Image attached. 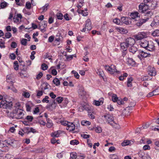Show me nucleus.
I'll return each instance as SVG.
<instances>
[{
    "label": "nucleus",
    "mask_w": 159,
    "mask_h": 159,
    "mask_svg": "<svg viewBox=\"0 0 159 159\" xmlns=\"http://www.w3.org/2000/svg\"><path fill=\"white\" fill-rule=\"evenodd\" d=\"M129 143L130 142L129 141H124L122 143V146H125L129 145Z\"/></svg>",
    "instance_id": "nucleus-56"
},
{
    "label": "nucleus",
    "mask_w": 159,
    "mask_h": 159,
    "mask_svg": "<svg viewBox=\"0 0 159 159\" xmlns=\"http://www.w3.org/2000/svg\"><path fill=\"white\" fill-rule=\"evenodd\" d=\"M5 42L2 41H0V48H5Z\"/></svg>",
    "instance_id": "nucleus-60"
},
{
    "label": "nucleus",
    "mask_w": 159,
    "mask_h": 159,
    "mask_svg": "<svg viewBox=\"0 0 159 159\" xmlns=\"http://www.w3.org/2000/svg\"><path fill=\"white\" fill-rule=\"evenodd\" d=\"M79 111H83L84 110L89 111H91V107L88 104L86 103L81 105L80 107L79 108Z\"/></svg>",
    "instance_id": "nucleus-7"
},
{
    "label": "nucleus",
    "mask_w": 159,
    "mask_h": 159,
    "mask_svg": "<svg viewBox=\"0 0 159 159\" xmlns=\"http://www.w3.org/2000/svg\"><path fill=\"white\" fill-rule=\"evenodd\" d=\"M116 29L118 31L122 34H125L128 32V30L122 27H116Z\"/></svg>",
    "instance_id": "nucleus-18"
},
{
    "label": "nucleus",
    "mask_w": 159,
    "mask_h": 159,
    "mask_svg": "<svg viewBox=\"0 0 159 159\" xmlns=\"http://www.w3.org/2000/svg\"><path fill=\"white\" fill-rule=\"evenodd\" d=\"M139 55L138 56V57L139 58L141 59V57H150V54L148 53H147L146 52H145L143 51H140L139 52Z\"/></svg>",
    "instance_id": "nucleus-13"
},
{
    "label": "nucleus",
    "mask_w": 159,
    "mask_h": 159,
    "mask_svg": "<svg viewBox=\"0 0 159 159\" xmlns=\"http://www.w3.org/2000/svg\"><path fill=\"white\" fill-rule=\"evenodd\" d=\"M75 125L74 124H71V125L68 128H66V129L69 130L70 131H73L75 130Z\"/></svg>",
    "instance_id": "nucleus-30"
},
{
    "label": "nucleus",
    "mask_w": 159,
    "mask_h": 159,
    "mask_svg": "<svg viewBox=\"0 0 159 159\" xmlns=\"http://www.w3.org/2000/svg\"><path fill=\"white\" fill-rule=\"evenodd\" d=\"M104 101V98H100L98 100H94L93 104L96 106H99L103 104Z\"/></svg>",
    "instance_id": "nucleus-14"
},
{
    "label": "nucleus",
    "mask_w": 159,
    "mask_h": 159,
    "mask_svg": "<svg viewBox=\"0 0 159 159\" xmlns=\"http://www.w3.org/2000/svg\"><path fill=\"white\" fill-rule=\"evenodd\" d=\"M70 155L71 159H75L77 157V156L75 153H71Z\"/></svg>",
    "instance_id": "nucleus-46"
},
{
    "label": "nucleus",
    "mask_w": 159,
    "mask_h": 159,
    "mask_svg": "<svg viewBox=\"0 0 159 159\" xmlns=\"http://www.w3.org/2000/svg\"><path fill=\"white\" fill-rule=\"evenodd\" d=\"M110 159H117L118 158L116 154H111L110 155Z\"/></svg>",
    "instance_id": "nucleus-45"
},
{
    "label": "nucleus",
    "mask_w": 159,
    "mask_h": 159,
    "mask_svg": "<svg viewBox=\"0 0 159 159\" xmlns=\"http://www.w3.org/2000/svg\"><path fill=\"white\" fill-rule=\"evenodd\" d=\"M142 159H151V158L149 155L146 154L144 157H142Z\"/></svg>",
    "instance_id": "nucleus-61"
},
{
    "label": "nucleus",
    "mask_w": 159,
    "mask_h": 159,
    "mask_svg": "<svg viewBox=\"0 0 159 159\" xmlns=\"http://www.w3.org/2000/svg\"><path fill=\"white\" fill-rule=\"evenodd\" d=\"M128 63L130 65H133L135 64V62L131 58H128L127 60Z\"/></svg>",
    "instance_id": "nucleus-29"
},
{
    "label": "nucleus",
    "mask_w": 159,
    "mask_h": 159,
    "mask_svg": "<svg viewBox=\"0 0 159 159\" xmlns=\"http://www.w3.org/2000/svg\"><path fill=\"white\" fill-rule=\"evenodd\" d=\"M153 92H154L155 95L159 94V87L154 90Z\"/></svg>",
    "instance_id": "nucleus-55"
},
{
    "label": "nucleus",
    "mask_w": 159,
    "mask_h": 159,
    "mask_svg": "<svg viewBox=\"0 0 159 159\" xmlns=\"http://www.w3.org/2000/svg\"><path fill=\"white\" fill-rule=\"evenodd\" d=\"M149 6L145 3H141L139 6V11L140 12L145 14V16L148 17H150L153 15V13L149 11Z\"/></svg>",
    "instance_id": "nucleus-1"
},
{
    "label": "nucleus",
    "mask_w": 159,
    "mask_h": 159,
    "mask_svg": "<svg viewBox=\"0 0 159 159\" xmlns=\"http://www.w3.org/2000/svg\"><path fill=\"white\" fill-rule=\"evenodd\" d=\"M43 75V74L41 72H40L37 75L36 77V79H40Z\"/></svg>",
    "instance_id": "nucleus-57"
},
{
    "label": "nucleus",
    "mask_w": 159,
    "mask_h": 159,
    "mask_svg": "<svg viewBox=\"0 0 159 159\" xmlns=\"http://www.w3.org/2000/svg\"><path fill=\"white\" fill-rule=\"evenodd\" d=\"M120 45L121 49L123 51H125L127 50V48L129 47L128 45L126 44L125 42L121 43Z\"/></svg>",
    "instance_id": "nucleus-23"
},
{
    "label": "nucleus",
    "mask_w": 159,
    "mask_h": 159,
    "mask_svg": "<svg viewBox=\"0 0 159 159\" xmlns=\"http://www.w3.org/2000/svg\"><path fill=\"white\" fill-rule=\"evenodd\" d=\"M49 6V5L48 3H46L41 8L43 12H46L48 9Z\"/></svg>",
    "instance_id": "nucleus-26"
},
{
    "label": "nucleus",
    "mask_w": 159,
    "mask_h": 159,
    "mask_svg": "<svg viewBox=\"0 0 159 159\" xmlns=\"http://www.w3.org/2000/svg\"><path fill=\"white\" fill-rule=\"evenodd\" d=\"M63 97H59L56 98V100L58 103H60L62 102V101L63 100Z\"/></svg>",
    "instance_id": "nucleus-37"
},
{
    "label": "nucleus",
    "mask_w": 159,
    "mask_h": 159,
    "mask_svg": "<svg viewBox=\"0 0 159 159\" xmlns=\"http://www.w3.org/2000/svg\"><path fill=\"white\" fill-rule=\"evenodd\" d=\"M81 136L84 139H87L90 137V135L85 134H82Z\"/></svg>",
    "instance_id": "nucleus-58"
},
{
    "label": "nucleus",
    "mask_w": 159,
    "mask_h": 159,
    "mask_svg": "<svg viewBox=\"0 0 159 159\" xmlns=\"http://www.w3.org/2000/svg\"><path fill=\"white\" fill-rule=\"evenodd\" d=\"M25 6L27 9H30L31 7V4L30 2H26Z\"/></svg>",
    "instance_id": "nucleus-53"
},
{
    "label": "nucleus",
    "mask_w": 159,
    "mask_h": 159,
    "mask_svg": "<svg viewBox=\"0 0 159 159\" xmlns=\"http://www.w3.org/2000/svg\"><path fill=\"white\" fill-rule=\"evenodd\" d=\"M22 18V16L20 14H18L15 15L13 18L14 21L15 23L18 22Z\"/></svg>",
    "instance_id": "nucleus-16"
},
{
    "label": "nucleus",
    "mask_w": 159,
    "mask_h": 159,
    "mask_svg": "<svg viewBox=\"0 0 159 159\" xmlns=\"http://www.w3.org/2000/svg\"><path fill=\"white\" fill-rule=\"evenodd\" d=\"M152 35L154 37L159 36V30H156L152 33Z\"/></svg>",
    "instance_id": "nucleus-28"
},
{
    "label": "nucleus",
    "mask_w": 159,
    "mask_h": 159,
    "mask_svg": "<svg viewBox=\"0 0 159 159\" xmlns=\"http://www.w3.org/2000/svg\"><path fill=\"white\" fill-rule=\"evenodd\" d=\"M95 132L98 133H100L102 131L101 128L100 126H97L95 128H94Z\"/></svg>",
    "instance_id": "nucleus-34"
},
{
    "label": "nucleus",
    "mask_w": 159,
    "mask_h": 159,
    "mask_svg": "<svg viewBox=\"0 0 159 159\" xmlns=\"http://www.w3.org/2000/svg\"><path fill=\"white\" fill-rule=\"evenodd\" d=\"M117 103L119 105H121V104H123L125 103V102L123 100H118L117 101Z\"/></svg>",
    "instance_id": "nucleus-63"
},
{
    "label": "nucleus",
    "mask_w": 159,
    "mask_h": 159,
    "mask_svg": "<svg viewBox=\"0 0 159 159\" xmlns=\"http://www.w3.org/2000/svg\"><path fill=\"white\" fill-rule=\"evenodd\" d=\"M92 28L90 20L89 19H88L86 21L85 27L81 30V31L85 32L86 31V29L87 31H89L91 30Z\"/></svg>",
    "instance_id": "nucleus-6"
},
{
    "label": "nucleus",
    "mask_w": 159,
    "mask_h": 159,
    "mask_svg": "<svg viewBox=\"0 0 159 159\" xmlns=\"http://www.w3.org/2000/svg\"><path fill=\"white\" fill-rule=\"evenodd\" d=\"M52 82L57 86H58L60 85V80L57 78H56L54 79Z\"/></svg>",
    "instance_id": "nucleus-25"
},
{
    "label": "nucleus",
    "mask_w": 159,
    "mask_h": 159,
    "mask_svg": "<svg viewBox=\"0 0 159 159\" xmlns=\"http://www.w3.org/2000/svg\"><path fill=\"white\" fill-rule=\"evenodd\" d=\"M154 20L158 23V25H159V16H156L154 19Z\"/></svg>",
    "instance_id": "nucleus-62"
},
{
    "label": "nucleus",
    "mask_w": 159,
    "mask_h": 159,
    "mask_svg": "<svg viewBox=\"0 0 159 159\" xmlns=\"http://www.w3.org/2000/svg\"><path fill=\"white\" fill-rule=\"evenodd\" d=\"M49 97L47 96H45V98H44L42 100V102L43 103L46 102V103H48L49 102V101L48 99L49 98Z\"/></svg>",
    "instance_id": "nucleus-38"
},
{
    "label": "nucleus",
    "mask_w": 159,
    "mask_h": 159,
    "mask_svg": "<svg viewBox=\"0 0 159 159\" xmlns=\"http://www.w3.org/2000/svg\"><path fill=\"white\" fill-rule=\"evenodd\" d=\"M13 66L15 70H18L19 65L18 62L17 61H16L14 62Z\"/></svg>",
    "instance_id": "nucleus-32"
},
{
    "label": "nucleus",
    "mask_w": 159,
    "mask_h": 159,
    "mask_svg": "<svg viewBox=\"0 0 159 159\" xmlns=\"http://www.w3.org/2000/svg\"><path fill=\"white\" fill-rule=\"evenodd\" d=\"M127 17H122L121 18V20L123 23L128 25L129 24V21Z\"/></svg>",
    "instance_id": "nucleus-24"
},
{
    "label": "nucleus",
    "mask_w": 159,
    "mask_h": 159,
    "mask_svg": "<svg viewBox=\"0 0 159 159\" xmlns=\"http://www.w3.org/2000/svg\"><path fill=\"white\" fill-rule=\"evenodd\" d=\"M157 23H157V22H156L154 20H153L152 21V23H151V26L153 27H156L158 25Z\"/></svg>",
    "instance_id": "nucleus-44"
},
{
    "label": "nucleus",
    "mask_w": 159,
    "mask_h": 159,
    "mask_svg": "<svg viewBox=\"0 0 159 159\" xmlns=\"http://www.w3.org/2000/svg\"><path fill=\"white\" fill-rule=\"evenodd\" d=\"M61 133V132L60 130L55 131L52 133L51 134V135L53 137H58L59 136Z\"/></svg>",
    "instance_id": "nucleus-22"
},
{
    "label": "nucleus",
    "mask_w": 159,
    "mask_h": 159,
    "mask_svg": "<svg viewBox=\"0 0 159 159\" xmlns=\"http://www.w3.org/2000/svg\"><path fill=\"white\" fill-rule=\"evenodd\" d=\"M15 141L13 139H9L7 140H5L4 141V143H7V145H10L13 146L15 143Z\"/></svg>",
    "instance_id": "nucleus-17"
},
{
    "label": "nucleus",
    "mask_w": 159,
    "mask_h": 159,
    "mask_svg": "<svg viewBox=\"0 0 159 159\" xmlns=\"http://www.w3.org/2000/svg\"><path fill=\"white\" fill-rule=\"evenodd\" d=\"M26 119L29 121L31 122L32 121L33 119V117L32 116H26Z\"/></svg>",
    "instance_id": "nucleus-50"
},
{
    "label": "nucleus",
    "mask_w": 159,
    "mask_h": 159,
    "mask_svg": "<svg viewBox=\"0 0 159 159\" xmlns=\"http://www.w3.org/2000/svg\"><path fill=\"white\" fill-rule=\"evenodd\" d=\"M47 22L46 21L43 20L39 24V29L42 32L46 31V28L47 27Z\"/></svg>",
    "instance_id": "nucleus-10"
},
{
    "label": "nucleus",
    "mask_w": 159,
    "mask_h": 159,
    "mask_svg": "<svg viewBox=\"0 0 159 159\" xmlns=\"http://www.w3.org/2000/svg\"><path fill=\"white\" fill-rule=\"evenodd\" d=\"M91 111L88 112V115L90 118L93 119L94 118V116L92 114Z\"/></svg>",
    "instance_id": "nucleus-52"
},
{
    "label": "nucleus",
    "mask_w": 159,
    "mask_h": 159,
    "mask_svg": "<svg viewBox=\"0 0 159 159\" xmlns=\"http://www.w3.org/2000/svg\"><path fill=\"white\" fill-rule=\"evenodd\" d=\"M129 50L130 52L134 54L138 51V49L137 47L135 45H133L130 47Z\"/></svg>",
    "instance_id": "nucleus-20"
},
{
    "label": "nucleus",
    "mask_w": 159,
    "mask_h": 159,
    "mask_svg": "<svg viewBox=\"0 0 159 159\" xmlns=\"http://www.w3.org/2000/svg\"><path fill=\"white\" fill-rule=\"evenodd\" d=\"M37 93L36 96L38 97V98H39L42 95L43 91L42 90H37L36 91Z\"/></svg>",
    "instance_id": "nucleus-27"
},
{
    "label": "nucleus",
    "mask_w": 159,
    "mask_h": 159,
    "mask_svg": "<svg viewBox=\"0 0 159 159\" xmlns=\"http://www.w3.org/2000/svg\"><path fill=\"white\" fill-rule=\"evenodd\" d=\"M17 44L14 42H13L11 43V47L13 48H15L17 47Z\"/></svg>",
    "instance_id": "nucleus-59"
},
{
    "label": "nucleus",
    "mask_w": 159,
    "mask_h": 159,
    "mask_svg": "<svg viewBox=\"0 0 159 159\" xmlns=\"http://www.w3.org/2000/svg\"><path fill=\"white\" fill-rule=\"evenodd\" d=\"M7 5V3L6 2H2L0 5V7L2 8H4L6 7Z\"/></svg>",
    "instance_id": "nucleus-41"
},
{
    "label": "nucleus",
    "mask_w": 159,
    "mask_h": 159,
    "mask_svg": "<svg viewBox=\"0 0 159 159\" xmlns=\"http://www.w3.org/2000/svg\"><path fill=\"white\" fill-rule=\"evenodd\" d=\"M148 42L146 40H143L141 41L139 44L141 47L147 49L148 46Z\"/></svg>",
    "instance_id": "nucleus-15"
},
{
    "label": "nucleus",
    "mask_w": 159,
    "mask_h": 159,
    "mask_svg": "<svg viewBox=\"0 0 159 159\" xmlns=\"http://www.w3.org/2000/svg\"><path fill=\"white\" fill-rule=\"evenodd\" d=\"M149 17H147L146 19H143L141 20L136 23V25L138 26H141L143 23H145L149 19Z\"/></svg>",
    "instance_id": "nucleus-19"
},
{
    "label": "nucleus",
    "mask_w": 159,
    "mask_h": 159,
    "mask_svg": "<svg viewBox=\"0 0 159 159\" xmlns=\"http://www.w3.org/2000/svg\"><path fill=\"white\" fill-rule=\"evenodd\" d=\"M27 40L25 39H22L21 40V43L24 46H26L27 44Z\"/></svg>",
    "instance_id": "nucleus-33"
},
{
    "label": "nucleus",
    "mask_w": 159,
    "mask_h": 159,
    "mask_svg": "<svg viewBox=\"0 0 159 159\" xmlns=\"http://www.w3.org/2000/svg\"><path fill=\"white\" fill-rule=\"evenodd\" d=\"M48 68V66L47 64L45 63H43L41 65V69L45 70L47 69Z\"/></svg>",
    "instance_id": "nucleus-40"
},
{
    "label": "nucleus",
    "mask_w": 159,
    "mask_h": 159,
    "mask_svg": "<svg viewBox=\"0 0 159 159\" xmlns=\"http://www.w3.org/2000/svg\"><path fill=\"white\" fill-rule=\"evenodd\" d=\"M104 117L106 120L107 122L110 124L113 127L116 128H119L118 125H117L113 120V117L111 115L107 114L104 115Z\"/></svg>",
    "instance_id": "nucleus-3"
},
{
    "label": "nucleus",
    "mask_w": 159,
    "mask_h": 159,
    "mask_svg": "<svg viewBox=\"0 0 159 159\" xmlns=\"http://www.w3.org/2000/svg\"><path fill=\"white\" fill-rule=\"evenodd\" d=\"M5 36L6 38H10L11 36V34L10 32H7L5 33Z\"/></svg>",
    "instance_id": "nucleus-48"
},
{
    "label": "nucleus",
    "mask_w": 159,
    "mask_h": 159,
    "mask_svg": "<svg viewBox=\"0 0 159 159\" xmlns=\"http://www.w3.org/2000/svg\"><path fill=\"white\" fill-rule=\"evenodd\" d=\"M148 73L151 76H155L156 74L155 69L153 67H148Z\"/></svg>",
    "instance_id": "nucleus-11"
},
{
    "label": "nucleus",
    "mask_w": 159,
    "mask_h": 159,
    "mask_svg": "<svg viewBox=\"0 0 159 159\" xmlns=\"http://www.w3.org/2000/svg\"><path fill=\"white\" fill-rule=\"evenodd\" d=\"M143 149L144 150H149L150 149V147L148 145H146L143 146Z\"/></svg>",
    "instance_id": "nucleus-51"
},
{
    "label": "nucleus",
    "mask_w": 159,
    "mask_h": 159,
    "mask_svg": "<svg viewBox=\"0 0 159 159\" xmlns=\"http://www.w3.org/2000/svg\"><path fill=\"white\" fill-rule=\"evenodd\" d=\"M112 99L113 101L114 102H117L118 99L116 95L113 94L112 96Z\"/></svg>",
    "instance_id": "nucleus-42"
},
{
    "label": "nucleus",
    "mask_w": 159,
    "mask_h": 159,
    "mask_svg": "<svg viewBox=\"0 0 159 159\" xmlns=\"http://www.w3.org/2000/svg\"><path fill=\"white\" fill-rule=\"evenodd\" d=\"M12 106L11 102H7L6 100H2L0 103V108L3 109H10Z\"/></svg>",
    "instance_id": "nucleus-5"
},
{
    "label": "nucleus",
    "mask_w": 159,
    "mask_h": 159,
    "mask_svg": "<svg viewBox=\"0 0 159 159\" xmlns=\"http://www.w3.org/2000/svg\"><path fill=\"white\" fill-rule=\"evenodd\" d=\"M155 49V46H154L153 43H150L148 44V46L147 48L146 49L148 50L149 51H152Z\"/></svg>",
    "instance_id": "nucleus-21"
},
{
    "label": "nucleus",
    "mask_w": 159,
    "mask_h": 159,
    "mask_svg": "<svg viewBox=\"0 0 159 159\" xmlns=\"http://www.w3.org/2000/svg\"><path fill=\"white\" fill-rule=\"evenodd\" d=\"M139 13L137 12H134L131 13L130 16L131 19L137 20L139 18Z\"/></svg>",
    "instance_id": "nucleus-12"
},
{
    "label": "nucleus",
    "mask_w": 159,
    "mask_h": 159,
    "mask_svg": "<svg viewBox=\"0 0 159 159\" xmlns=\"http://www.w3.org/2000/svg\"><path fill=\"white\" fill-rule=\"evenodd\" d=\"M13 113H10V114L11 115L10 117L13 118L14 116L15 118L18 119H20L23 118L24 114L22 110L19 108L16 107L13 111Z\"/></svg>",
    "instance_id": "nucleus-2"
},
{
    "label": "nucleus",
    "mask_w": 159,
    "mask_h": 159,
    "mask_svg": "<svg viewBox=\"0 0 159 159\" xmlns=\"http://www.w3.org/2000/svg\"><path fill=\"white\" fill-rule=\"evenodd\" d=\"M22 95L25 97L28 98L30 97V95L29 93L24 92L22 94Z\"/></svg>",
    "instance_id": "nucleus-49"
},
{
    "label": "nucleus",
    "mask_w": 159,
    "mask_h": 159,
    "mask_svg": "<svg viewBox=\"0 0 159 159\" xmlns=\"http://www.w3.org/2000/svg\"><path fill=\"white\" fill-rule=\"evenodd\" d=\"M105 69L109 73L111 74H114L115 73H119L120 72L118 71L116 68V66L113 65L110 66L106 65L105 66Z\"/></svg>",
    "instance_id": "nucleus-4"
},
{
    "label": "nucleus",
    "mask_w": 159,
    "mask_h": 159,
    "mask_svg": "<svg viewBox=\"0 0 159 159\" xmlns=\"http://www.w3.org/2000/svg\"><path fill=\"white\" fill-rule=\"evenodd\" d=\"M79 143V142L75 139L71 140L70 143V144L73 145H77Z\"/></svg>",
    "instance_id": "nucleus-35"
},
{
    "label": "nucleus",
    "mask_w": 159,
    "mask_h": 159,
    "mask_svg": "<svg viewBox=\"0 0 159 159\" xmlns=\"http://www.w3.org/2000/svg\"><path fill=\"white\" fill-rule=\"evenodd\" d=\"M147 37V34L144 32H140L138 34L134 36V37L137 40H141L144 38H146Z\"/></svg>",
    "instance_id": "nucleus-8"
},
{
    "label": "nucleus",
    "mask_w": 159,
    "mask_h": 159,
    "mask_svg": "<svg viewBox=\"0 0 159 159\" xmlns=\"http://www.w3.org/2000/svg\"><path fill=\"white\" fill-rule=\"evenodd\" d=\"M52 74L53 75H57V71L55 69H52L51 70Z\"/></svg>",
    "instance_id": "nucleus-54"
},
{
    "label": "nucleus",
    "mask_w": 159,
    "mask_h": 159,
    "mask_svg": "<svg viewBox=\"0 0 159 159\" xmlns=\"http://www.w3.org/2000/svg\"><path fill=\"white\" fill-rule=\"evenodd\" d=\"M54 37L53 36H50L48 39V42H52L54 40Z\"/></svg>",
    "instance_id": "nucleus-64"
},
{
    "label": "nucleus",
    "mask_w": 159,
    "mask_h": 159,
    "mask_svg": "<svg viewBox=\"0 0 159 159\" xmlns=\"http://www.w3.org/2000/svg\"><path fill=\"white\" fill-rule=\"evenodd\" d=\"M71 73L74 74V76L77 79H79L80 75L75 70H73L72 71Z\"/></svg>",
    "instance_id": "nucleus-39"
},
{
    "label": "nucleus",
    "mask_w": 159,
    "mask_h": 159,
    "mask_svg": "<svg viewBox=\"0 0 159 159\" xmlns=\"http://www.w3.org/2000/svg\"><path fill=\"white\" fill-rule=\"evenodd\" d=\"M114 23L117 25H120L121 23L120 20L118 18H116L113 20Z\"/></svg>",
    "instance_id": "nucleus-36"
},
{
    "label": "nucleus",
    "mask_w": 159,
    "mask_h": 159,
    "mask_svg": "<svg viewBox=\"0 0 159 159\" xmlns=\"http://www.w3.org/2000/svg\"><path fill=\"white\" fill-rule=\"evenodd\" d=\"M126 44L128 45L129 47H130L133 45H134L135 43V41L133 38L130 37L126 39L125 40Z\"/></svg>",
    "instance_id": "nucleus-9"
},
{
    "label": "nucleus",
    "mask_w": 159,
    "mask_h": 159,
    "mask_svg": "<svg viewBox=\"0 0 159 159\" xmlns=\"http://www.w3.org/2000/svg\"><path fill=\"white\" fill-rule=\"evenodd\" d=\"M81 124L82 125H90V122L87 120H83L81 122Z\"/></svg>",
    "instance_id": "nucleus-31"
},
{
    "label": "nucleus",
    "mask_w": 159,
    "mask_h": 159,
    "mask_svg": "<svg viewBox=\"0 0 159 159\" xmlns=\"http://www.w3.org/2000/svg\"><path fill=\"white\" fill-rule=\"evenodd\" d=\"M57 19L59 20H61L63 19V16L62 14L59 13L57 14Z\"/></svg>",
    "instance_id": "nucleus-47"
},
{
    "label": "nucleus",
    "mask_w": 159,
    "mask_h": 159,
    "mask_svg": "<svg viewBox=\"0 0 159 159\" xmlns=\"http://www.w3.org/2000/svg\"><path fill=\"white\" fill-rule=\"evenodd\" d=\"M53 125V123L52 121H48L46 124V126L48 128H51Z\"/></svg>",
    "instance_id": "nucleus-43"
}]
</instances>
